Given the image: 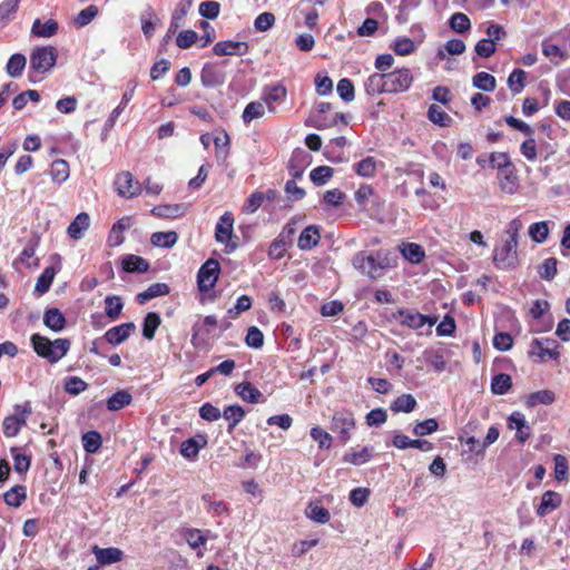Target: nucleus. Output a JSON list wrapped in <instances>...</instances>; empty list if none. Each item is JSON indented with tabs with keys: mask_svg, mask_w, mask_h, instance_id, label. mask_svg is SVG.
<instances>
[{
	"mask_svg": "<svg viewBox=\"0 0 570 570\" xmlns=\"http://www.w3.org/2000/svg\"><path fill=\"white\" fill-rule=\"evenodd\" d=\"M523 224L519 218L509 222L505 229L508 238L493 250V263L498 268L511 269L519 265L518 244Z\"/></svg>",
	"mask_w": 570,
	"mask_h": 570,
	"instance_id": "obj_1",
	"label": "nucleus"
},
{
	"mask_svg": "<svg viewBox=\"0 0 570 570\" xmlns=\"http://www.w3.org/2000/svg\"><path fill=\"white\" fill-rule=\"evenodd\" d=\"M30 342L37 355L51 364L60 361L68 353L71 345L68 338L50 341L48 337L38 333L31 335Z\"/></svg>",
	"mask_w": 570,
	"mask_h": 570,
	"instance_id": "obj_2",
	"label": "nucleus"
},
{
	"mask_svg": "<svg viewBox=\"0 0 570 570\" xmlns=\"http://www.w3.org/2000/svg\"><path fill=\"white\" fill-rule=\"evenodd\" d=\"M504 121L511 128L519 130L528 136V138L520 146V153L528 161L534 163L539 157V146L533 138V128L527 122L513 116H505Z\"/></svg>",
	"mask_w": 570,
	"mask_h": 570,
	"instance_id": "obj_3",
	"label": "nucleus"
},
{
	"mask_svg": "<svg viewBox=\"0 0 570 570\" xmlns=\"http://www.w3.org/2000/svg\"><path fill=\"white\" fill-rule=\"evenodd\" d=\"M57 59L58 50L56 47H36L30 53V70L38 75H45L56 66Z\"/></svg>",
	"mask_w": 570,
	"mask_h": 570,
	"instance_id": "obj_4",
	"label": "nucleus"
},
{
	"mask_svg": "<svg viewBox=\"0 0 570 570\" xmlns=\"http://www.w3.org/2000/svg\"><path fill=\"white\" fill-rule=\"evenodd\" d=\"M356 426L354 413L351 410L342 409L335 411L331 420V430L337 434L342 444H346Z\"/></svg>",
	"mask_w": 570,
	"mask_h": 570,
	"instance_id": "obj_5",
	"label": "nucleus"
},
{
	"mask_svg": "<svg viewBox=\"0 0 570 570\" xmlns=\"http://www.w3.org/2000/svg\"><path fill=\"white\" fill-rule=\"evenodd\" d=\"M234 215L232 212H225L218 219L215 227V239L217 243L225 244V252L227 254L234 252L237 248V239L234 236Z\"/></svg>",
	"mask_w": 570,
	"mask_h": 570,
	"instance_id": "obj_6",
	"label": "nucleus"
},
{
	"mask_svg": "<svg viewBox=\"0 0 570 570\" xmlns=\"http://www.w3.org/2000/svg\"><path fill=\"white\" fill-rule=\"evenodd\" d=\"M391 318L414 331L421 330L425 324L432 327L438 322L436 316L424 315L410 308L397 309L392 313Z\"/></svg>",
	"mask_w": 570,
	"mask_h": 570,
	"instance_id": "obj_7",
	"label": "nucleus"
},
{
	"mask_svg": "<svg viewBox=\"0 0 570 570\" xmlns=\"http://www.w3.org/2000/svg\"><path fill=\"white\" fill-rule=\"evenodd\" d=\"M31 412L32 410L30 402H26L23 405H14V413L12 415L6 416L2 422L3 434L7 438H13L18 435Z\"/></svg>",
	"mask_w": 570,
	"mask_h": 570,
	"instance_id": "obj_8",
	"label": "nucleus"
},
{
	"mask_svg": "<svg viewBox=\"0 0 570 570\" xmlns=\"http://www.w3.org/2000/svg\"><path fill=\"white\" fill-rule=\"evenodd\" d=\"M220 274L219 262L215 258H208L198 269L197 287L200 293H207L213 289Z\"/></svg>",
	"mask_w": 570,
	"mask_h": 570,
	"instance_id": "obj_9",
	"label": "nucleus"
},
{
	"mask_svg": "<svg viewBox=\"0 0 570 570\" xmlns=\"http://www.w3.org/2000/svg\"><path fill=\"white\" fill-rule=\"evenodd\" d=\"M530 346V355L538 356L542 362L548 358L553 361H559L560 358V344L553 338H534Z\"/></svg>",
	"mask_w": 570,
	"mask_h": 570,
	"instance_id": "obj_10",
	"label": "nucleus"
},
{
	"mask_svg": "<svg viewBox=\"0 0 570 570\" xmlns=\"http://www.w3.org/2000/svg\"><path fill=\"white\" fill-rule=\"evenodd\" d=\"M385 79L387 94H400L412 86L414 77L409 68H400L385 73Z\"/></svg>",
	"mask_w": 570,
	"mask_h": 570,
	"instance_id": "obj_11",
	"label": "nucleus"
},
{
	"mask_svg": "<svg viewBox=\"0 0 570 570\" xmlns=\"http://www.w3.org/2000/svg\"><path fill=\"white\" fill-rule=\"evenodd\" d=\"M287 98V89L282 82L267 85L262 90V101L271 114L277 112V107Z\"/></svg>",
	"mask_w": 570,
	"mask_h": 570,
	"instance_id": "obj_12",
	"label": "nucleus"
},
{
	"mask_svg": "<svg viewBox=\"0 0 570 570\" xmlns=\"http://www.w3.org/2000/svg\"><path fill=\"white\" fill-rule=\"evenodd\" d=\"M295 233V228L287 224L282 233L271 243L268 248V257L274 261L282 259L287 248L292 245V236Z\"/></svg>",
	"mask_w": 570,
	"mask_h": 570,
	"instance_id": "obj_13",
	"label": "nucleus"
},
{
	"mask_svg": "<svg viewBox=\"0 0 570 570\" xmlns=\"http://www.w3.org/2000/svg\"><path fill=\"white\" fill-rule=\"evenodd\" d=\"M353 266L371 279H377L383 276L373 254L367 255L365 252L357 253L353 258Z\"/></svg>",
	"mask_w": 570,
	"mask_h": 570,
	"instance_id": "obj_14",
	"label": "nucleus"
},
{
	"mask_svg": "<svg viewBox=\"0 0 570 570\" xmlns=\"http://www.w3.org/2000/svg\"><path fill=\"white\" fill-rule=\"evenodd\" d=\"M115 187L120 196L128 198L135 197L141 191V185L139 181L135 180L132 174L129 171H122L117 175Z\"/></svg>",
	"mask_w": 570,
	"mask_h": 570,
	"instance_id": "obj_15",
	"label": "nucleus"
},
{
	"mask_svg": "<svg viewBox=\"0 0 570 570\" xmlns=\"http://www.w3.org/2000/svg\"><path fill=\"white\" fill-rule=\"evenodd\" d=\"M508 428L515 430V439L520 443L527 442L531 436V428L521 412L514 411L510 414Z\"/></svg>",
	"mask_w": 570,
	"mask_h": 570,
	"instance_id": "obj_16",
	"label": "nucleus"
},
{
	"mask_svg": "<svg viewBox=\"0 0 570 570\" xmlns=\"http://www.w3.org/2000/svg\"><path fill=\"white\" fill-rule=\"evenodd\" d=\"M135 330L136 326L132 322L122 323L109 328L102 338L110 345L117 346L127 341Z\"/></svg>",
	"mask_w": 570,
	"mask_h": 570,
	"instance_id": "obj_17",
	"label": "nucleus"
},
{
	"mask_svg": "<svg viewBox=\"0 0 570 570\" xmlns=\"http://www.w3.org/2000/svg\"><path fill=\"white\" fill-rule=\"evenodd\" d=\"M249 46L245 41H218L213 47L216 56H244L248 52Z\"/></svg>",
	"mask_w": 570,
	"mask_h": 570,
	"instance_id": "obj_18",
	"label": "nucleus"
},
{
	"mask_svg": "<svg viewBox=\"0 0 570 570\" xmlns=\"http://www.w3.org/2000/svg\"><path fill=\"white\" fill-rule=\"evenodd\" d=\"M498 181L502 193L513 195L518 191L520 184L515 166L502 169L498 173Z\"/></svg>",
	"mask_w": 570,
	"mask_h": 570,
	"instance_id": "obj_19",
	"label": "nucleus"
},
{
	"mask_svg": "<svg viewBox=\"0 0 570 570\" xmlns=\"http://www.w3.org/2000/svg\"><path fill=\"white\" fill-rule=\"evenodd\" d=\"M200 81L205 87H217L224 83L225 73L217 65L205 63L200 71Z\"/></svg>",
	"mask_w": 570,
	"mask_h": 570,
	"instance_id": "obj_20",
	"label": "nucleus"
},
{
	"mask_svg": "<svg viewBox=\"0 0 570 570\" xmlns=\"http://www.w3.org/2000/svg\"><path fill=\"white\" fill-rule=\"evenodd\" d=\"M207 445V438L205 434H197L193 438L185 440L180 444V454L185 459L194 460L198 456L199 451Z\"/></svg>",
	"mask_w": 570,
	"mask_h": 570,
	"instance_id": "obj_21",
	"label": "nucleus"
},
{
	"mask_svg": "<svg viewBox=\"0 0 570 570\" xmlns=\"http://www.w3.org/2000/svg\"><path fill=\"white\" fill-rule=\"evenodd\" d=\"M98 566H109L112 563L120 562L124 559V552L119 548H99L95 546L92 548Z\"/></svg>",
	"mask_w": 570,
	"mask_h": 570,
	"instance_id": "obj_22",
	"label": "nucleus"
},
{
	"mask_svg": "<svg viewBox=\"0 0 570 570\" xmlns=\"http://www.w3.org/2000/svg\"><path fill=\"white\" fill-rule=\"evenodd\" d=\"M236 394L245 402L256 404L265 401L262 392L250 382H242L235 387Z\"/></svg>",
	"mask_w": 570,
	"mask_h": 570,
	"instance_id": "obj_23",
	"label": "nucleus"
},
{
	"mask_svg": "<svg viewBox=\"0 0 570 570\" xmlns=\"http://www.w3.org/2000/svg\"><path fill=\"white\" fill-rule=\"evenodd\" d=\"M321 233L316 225H309L301 233L297 246L302 250L312 249L320 243Z\"/></svg>",
	"mask_w": 570,
	"mask_h": 570,
	"instance_id": "obj_24",
	"label": "nucleus"
},
{
	"mask_svg": "<svg viewBox=\"0 0 570 570\" xmlns=\"http://www.w3.org/2000/svg\"><path fill=\"white\" fill-rule=\"evenodd\" d=\"M304 513L307 519L318 524H325L331 519L330 511L321 504V501H311Z\"/></svg>",
	"mask_w": 570,
	"mask_h": 570,
	"instance_id": "obj_25",
	"label": "nucleus"
},
{
	"mask_svg": "<svg viewBox=\"0 0 570 570\" xmlns=\"http://www.w3.org/2000/svg\"><path fill=\"white\" fill-rule=\"evenodd\" d=\"M373 449L370 446H363L361 449L352 448L345 452L342 460L345 463L353 465H362L367 463L372 459Z\"/></svg>",
	"mask_w": 570,
	"mask_h": 570,
	"instance_id": "obj_26",
	"label": "nucleus"
},
{
	"mask_svg": "<svg viewBox=\"0 0 570 570\" xmlns=\"http://www.w3.org/2000/svg\"><path fill=\"white\" fill-rule=\"evenodd\" d=\"M364 89L370 96L387 94L385 73L374 72L370 75L364 82Z\"/></svg>",
	"mask_w": 570,
	"mask_h": 570,
	"instance_id": "obj_27",
	"label": "nucleus"
},
{
	"mask_svg": "<svg viewBox=\"0 0 570 570\" xmlns=\"http://www.w3.org/2000/svg\"><path fill=\"white\" fill-rule=\"evenodd\" d=\"M90 217L87 213H79L68 226L67 233L72 239H80L89 228Z\"/></svg>",
	"mask_w": 570,
	"mask_h": 570,
	"instance_id": "obj_28",
	"label": "nucleus"
},
{
	"mask_svg": "<svg viewBox=\"0 0 570 570\" xmlns=\"http://www.w3.org/2000/svg\"><path fill=\"white\" fill-rule=\"evenodd\" d=\"M43 324L53 332H60L66 327V318L57 307L46 309Z\"/></svg>",
	"mask_w": 570,
	"mask_h": 570,
	"instance_id": "obj_29",
	"label": "nucleus"
},
{
	"mask_svg": "<svg viewBox=\"0 0 570 570\" xmlns=\"http://www.w3.org/2000/svg\"><path fill=\"white\" fill-rule=\"evenodd\" d=\"M209 531H202L199 529H184L181 531L183 538L194 550L204 547L209 538Z\"/></svg>",
	"mask_w": 570,
	"mask_h": 570,
	"instance_id": "obj_30",
	"label": "nucleus"
},
{
	"mask_svg": "<svg viewBox=\"0 0 570 570\" xmlns=\"http://www.w3.org/2000/svg\"><path fill=\"white\" fill-rule=\"evenodd\" d=\"M121 266L127 273H146L149 269V263L141 256L134 254L126 255L122 258Z\"/></svg>",
	"mask_w": 570,
	"mask_h": 570,
	"instance_id": "obj_31",
	"label": "nucleus"
},
{
	"mask_svg": "<svg viewBox=\"0 0 570 570\" xmlns=\"http://www.w3.org/2000/svg\"><path fill=\"white\" fill-rule=\"evenodd\" d=\"M58 28V22L53 19H49L46 22L36 19L31 28V33L38 38H50L57 33Z\"/></svg>",
	"mask_w": 570,
	"mask_h": 570,
	"instance_id": "obj_32",
	"label": "nucleus"
},
{
	"mask_svg": "<svg viewBox=\"0 0 570 570\" xmlns=\"http://www.w3.org/2000/svg\"><path fill=\"white\" fill-rule=\"evenodd\" d=\"M222 415L226 421H228L227 431L228 433H232L237 424L243 421L246 412L240 405L234 404L226 406Z\"/></svg>",
	"mask_w": 570,
	"mask_h": 570,
	"instance_id": "obj_33",
	"label": "nucleus"
},
{
	"mask_svg": "<svg viewBox=\"0 0 570 570\" xmlns=\"http://www.w3.org/2000/svg\"><path fill=\"white\" fill-rule=\"evenodd\" d=\"M169 292H170V288L167 284L154 283L150 286H148L147 289H145L144 292H141L137 295V301L139 304H145L146 302H148L153 298L168 295Z\"/></svg>",
	"mask_w": 570,
	"mask_h": 570,
	"instance_id": "obj_34",
	"label": "nucleus"
},
{
	"mask_svg": "<svg viewBox=\"0 0 570 570\" xmlns=\"http://www.w3.org/2000/svg\"><path fill=\"white\" fill-rule=\"evenodd\" d=\"M132 402V395L127 390H119L114 393L106 402L109 411H119Z\"/></svg>",
	"mask_w": 570,
	"mask_h": 570,
	"instance_id": "obj_35",
	"label": "nucleus"
},
{
	"mask_svg": "<svg viewBox=\"0 0 570 570\" xmlns=\"http://www.w3.org/2000/svg\"><path fill=\"white\" fill-rule=\"evenodd\" d=\"M185 213V206L183 204L175 205H158L151 209V214L159 218H178Z\"/></svg>",
	"mask_w": 570,
	"mask_h": 570,
	"instance_id": "obj_36",
	"label": "nucleus"
},
{
	"mask_svg": "<svg viewBox=\"0 0 570 570\" xmlns=\"http://www.w3.org/2000/svg\"><path fill=\"white\" fill-rule=\"evenodd\" d=\"M130 227V218H121L117 220L109 233L108 244L109 246H119L124 242L122 233L125 229Z\"/></svg>",
	"mask_w": 570,
	"mask_h": 570,
	"instance_id": "obj_37",
	"label": "nucleus"
},
{
	"mask_svg": "<svg viewBox=\"0 0 570 570\" xmlns=\"http://www.w3.org/2000/svg\"><path fill=\"white\" fill-rule=\"evenodd\" d=\"M403 257L412 264L421 263L425 257L423 247L415 243H406L401 247Z\"/></svg>",
	"mask_w": 570,
	"mask_h": 570,
	"instance_id": "obj_38",
	"label": "nucleus"
},
{
	"mask_svg": "<svg viewBox=\"0 0 570 570\" xmlns=\"http://www.w3.org/2000/svg\"><path fill=\"white\" fill-rule=\"evenodd\" d=\"M416 404V400L412 394H402L391 403L390 409L394 413H410L414 411Z\"/></svg>",
	"mask_w": 570,
	"mask_h": 570,
	"instance_id": "obj_39",
	"label": "nucleus"
},
{
	"mask_svg": "<svg viewBox=\"0 0 570 570\" xmlns=\"http://www.w3.org/2000/svg\"><path fill=\"white\" fill-rule=\"evenodd\" d=\"M69 164L65 159H56L50 166V177L55 183L61 184L69 177Z\"/></svg>",
	"mask_w": 570,
	"mask_h": 570,
	"instance_id": "obj_40",
	"label": "nucleus"
},
{
	"mask_svg": "<svg viewBox=\"0 0 570 570\" xmlns=\"http://www.w3.org/2000/svg\"><path fill=\"white\" fill-rule=\"evenodd\" d=\"M178 240V234L174 230L156 232L151 235L150 242L154 246L171 248Z\"/></svg>",
	"mask_w": 570,
	"mask_h": 570,
	"instance_id": "obj_41",
	"label": "nucleus"
},
{
	"mask_svg": "<svg viewBox=\"0 0 570 570\" xmlns=\"http://www.w3.org/2000/svg\"><path fill=\"white\" fill-rule=\"evenodd\" d=\"M27 59L22 53H13L6 66L7 73L12 78H18L22 75L26 68Z\"/></svg>",
	"mask_w": 570,
	"mask_h": 570,
	"instance_id": "obj_42",
	"label": "nucleus"
},
{
	"mask_svg": "<svg viewBox=\"0 0 570 570\" xmlns=\"http://www.w3.org/2000/svg\"><path fill=\"white\" fill-rule=\"evenodd\" d=\"M554 392L551 390H540L528 395L527 405L529 407L537 406L538 404L550 405L554 402Z\"/></svg>",
	"mask_w": 570,
	"mask_h": 570,
	"instance_id": "obj_43",
	"label": "nucleus"
},
{
	"mask_svg": "<svg viewBox=\"0 0 570 570\" xmlns=\"http://www.w3.org/2000/svg\"><path fill=\"white\" fill-rule=\"evenodd\" d=\"M265 105L261 101H250L246 105L242 119L245 124L252 122L254 119L262 118L265 115Z\"/></svg>",
	"mask_w": 570,
	"mask_h": 570,
	"instance_id": "obj_44",
	"label": "nucleus"
},
{
	"mask_svg": "<svg viewBox=\"0 0 570 570\" xmlns=\"http://www.w3.org/2000/svg\"><path fill=\"white\" fill-rule=\"evenodd\" d=\"M161 323V318L157 313L149 312L144 318L142 336L151 341L155 337L156 331Z\"/></svg>",
	"mask_w": 570,
	"mask_h": 570,
	"instance_id": "obj_45",
	"label": "nucleus"
},
{
	"mask_svg": "<svg viewBox=\"0 0 570 570\" xmlns=\"http://www.w3.org/2000/svg\"><path fill=\"white\" fill-rule=\"evenodd\" d=\"M472 83L475 88L489 92L493 91L497 87L495 78L485 71H480L474 75L472 78Z\"/></svg>",
	"mask_w": 570,
	"mask_h": 570,
	"instance_id": "obj_46",
	"label": "nucleus"
},
{
	"mask_svg": "<svg viewBox=\"0 0 570 570\" xmlns=\"http://www.w3.org/2000/svg\"><path fill=\"white\" fill-rule=\"evenodd\" d=\"M512 386V379L509 374L500 373L492 377L491 390L494 394H505Z\"/></svg>",
	"mask_w": 570,
	"mask_h": 570,
	"instance_id": "obj_47",
	"label": "nucleus"
},
{
	"mask_svg": "<svg viewBox=\"0 0 570 570\" xmlns=\"http://www.w3.org/2000/svg\"><path fill=\"white\" fill-rule=\"evenodd\" d=\"M81 441L87 453H96L101 446L102 438L98 431H88L82 435Z\"/></svg>",
	"mask_w": 570,
	"mask_h": 570,
	"instance_id": "obj_48",
	"label": "nucleus"
},
{
	"mask_svg": "<svg viewBox=\"0 0 570 570\" xmlns=\"http://www.w3.org/2000/svg\"><path fill=\"white\" fill-rule=\"evenodd\" d=\"M124 303L119 296H107L105 298V313L111 320L119 318Z\"/></svg>",
	"mask_w": 570,
	"mask_h": 570,
	"instance_id": "obj_49",
	"label": "nucleus"
},
{
	"mask_svg": "<svg viewBox=\"0 0 570 570\" xmlns=\"http://www.w3.org/2000/svg\"><path fill=\"white\" fill-rule=\"evenodd\" d=\"M527 73L522 69H514L508 78V86L510 90L517 95L520 94L525 87Z\"/></svg>",
	"mask_w": 570,
	"mask_h": 570,
	"instance_id": "obj_50",
	"label": "nucleus"
},
{
	"mask_svg": "<svg viewBox=\"0 0 570 570\" xmlns=\"http://www.w3.org/2000/svg\"><path fill=\"white\" fill-rule=\"evenodd\" d=\"M354 170L358 176L373 177L376 173V160L368 156L354 164Z\"/></svg>",
	"mask_w": 570,
	"mask_h": 570,
	"instance_id": "obj_51",
	"label": "nucleus"
},
{
	"mask_svg": "<svg viewBox=\"0 0 570 570\" xmlns=\"http://www.w3.org/2000/svg\"><path fill=\"white\" fill-rule=\"evenodd\" d=\"M428 118L435 125L446 127L451 122V117L438 105H431L428 110Z\"/></svg>",
	"mask_w": 570,
	"mask_h": 570,
	"instance_id": "obj_52",
	"label": "nucleus"
},
{
	"mask_svg": "<svg viewBox=\"0 0 570 570\" xmlns=\"http://www.w3.org/2000/svg\"><path fill=\"white\" fill-rule=\"evenodd\" d=\"M529 236L530 238L538 243L542 244L547 240L549 236V226L547 222H538L533 223L529 227Z\"/></svg>",
	"mask_w": 570,
	"mask_h": 570,
	"instance_id": "obj_53",
	"label": "nucleus"
},
{
	"mask_svg": "<svg viewBox=\"0 0 570 570\" xmlns=\"http://www.w3.org/2000/svg\"><path fill=\"white\" fill-rule=\"evenodd\" d=\"M333 174L334 169L332 167L318 166L311 171L309 178L314 185L321 186L326 184L332 178Z\"/></svg>",
	"mask_w": 570,
	"mask_h": 570,
	"instance_id": "obj_54",
	"label": "nucleus"
},
{
	"mask_svg": "<svg viewBox=\"0 0 570 570\" xmlns=\"http://www.w3.org/2000/svg\"><path fill=\"white\" fill-rule=\"evenodd\" d=\"M55 274L56 272L53 267H46L37 279L35 287L36 292H38L39 294L47 293L53 282Z\"/></svg>",
	"mask_w": 570,
	"mask_h": 570,
	"instance_id": "obj_55",
	"label": "nucleus"
},
{
	"mask_svg": "<svg viewBox=\"0 0 570 570\" xmlns=\"http://www.w3.org/2000/svg\"><path fill=\"white\" fill-rule=\"evenodd\" d=\"M216 326H217V318L215 315L205 316L202 325L195 324L193 326V332H194L193 338H191L193 344L196 345L195 341L200 334H204V333L208 334Z\"/></svg>",
	"mask_w": 570,
	"mask_h": 570,
	"instance_id": "obj_56",
	"label": "nucleus"
},
{
	"mask_svg": "<svg viewBox=\"0 0 570 570\" xmlns=\"http://www.w3.org/2000/svg\"><path fill=\"white\" fill-rule=\"evenodd\" d=\"M373 255L376 259L379 269L382 273L385 269L394 268L396 266V256L387 250H376Z\"/></svg>",
	"mask_w": 570,
	"mask_h": 570,
	"instance_id": "obj_57",
	"label": "nucleus"
},
{
	"mask_svg": "<svg viewBox=\"0 0 570 570\" xmlns=\"http://www.w3.org/2000/svg\"><path fill=\"white\" fill-rule=\"evenodd\" d=\"M558 259L556 257L546 258L539 267V275L542 279L552 281L558 272Z\"/></svg>",
	"mask_w": 570,
	"mask_h": 570,
	"instance_id": "obj_58",
	"label": "nucleus"
},
{
	"mask_svg": "<svg viewBox=\"0 0 570 570\" xmlns=\"http://www.w3.org/2000/svg\"><path fill=\"white\" fill-rule=\"evenodd\" d=\"M311 438L317 442L320 449H330L332 446V435L320 426H313L311 429Z\"/></svg>",
	"mask_w": 570,
	"mask_h": 570,
	"instance_id": "obj_59",
	"label": "nucleus"
},
{
	"mask_svg": "<svg viewBox=\"0 0 570 570\" xmlns=\"http://www.w3.org/2000/svg\"><path fill=\"white\" fill-rule=\"evenodd\" d=\"M450 27L452 30L463 33L471 28V21L465 13L455 12L450 18Z\"/></svg>",
	"mask_w": 570,
	"mask_h": 570,
	"instance_id": "obj_60",
	"label": "nucleus"
},
{
	"mask_svg": "<svg viewBox=\"0 0 570 570\" xmlns=\"http://www.w3.org/2000/svg\"><path fill=\"white\" fill-rule=\"evenodd\" d=\"M320 540L317 538L304 539L296 541L291 549L292 556L299 558L304 556L307 551L313 549L318 544Z\"/></svg>",
	"mask_w": 570,
	"mask_h": 570,
	"instance_id": "obj_61",
	"label": "nucleus"
},
{
	"mask_svg": "<svg viewBox=\"0 0 570 570\" xmlns=\"http://www.w3.org/2000/svg\"><path fill=\"white\" fill-rule=\"evenodd\" d=\"M338 96L345 101L350 102L355 98V89L353 82L348 78H342L336 87Z\"/></svg>",
	"mask_w": 570,
	"mask_h": 570,
	"instance_id": "obj_62",
	"label": "nucleus"
},
{
	"mask_svg": "<svg viewBox=\"0 0 570 570\" xmlns=\"http://www.w3.org/2000/svg\"><path fill=\"white\" fill-rule=\"evenodd\" d=\"M439 429V423L435 419H426L422 422H417L413 428V434L416 436H424L428 434H432L436 432Z\"/></svg>",
	"mask_w": 570,
	"mask_h": 570,
	"instance_id": "obj_63",
	"label": "nucleus"
},
{
	"mask_svg": "<svg viewBox=\"0 0 570 570\" xmlns=\"http://www.w3.org/2000/svg\"><path fill=\"white\" fill-rule=\"evenodd\" d=\"M98 7L95 4H90L87 8L82 9L75 19V23L78 27H85L89 24L98 14Z\"/></svg>",
	"mask_w": 570,
	"mask_h": 570,
	"instance_id": "obj_64",
	"label": "nucleus"
}]
</instances>
